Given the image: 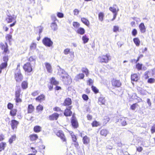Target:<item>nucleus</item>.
Segmentation results:
<instances>
[{"mask_svg": "<svg viewBox=\"0 0 155 155\" xmlns=\"http://www.w3.org/2000/svg\"><path fill=\"white\" fill-rule=\"evenodd\" d=\"M56 135L61 140L63 143L67 144V139L63 131L61 130H59L55 133Z\"/></svg>", "mask_w": 155, "mask_h": 155, "instance_id": "1", "label": "nucleus"}, {"mask_svg": "<svg viewBox=\"0 0 155 155\" xmlns=\"http://www.w3.org/2000/svg\"><path fill=\"white\" fill-rule=\"evenodd\" d=\"M16 16L14 15H7L6 18V21L8 23H9L13 22V23L10 25V27L14 26L16 22Z\"/></svg>", "mask_w": 155, "mask_h": 155, "instance_id": "2", "label": "nucleus"}, {"mask_svg": "<svg viewBox=\"0 0 155 155\" xmlns=\"http://www.w3.org/2000/svg\"><path fill=\"white\" fill-rule=\"evenodd\" d=\"M71 124L72 127L74 128H77L79 127V124L74 115H73L71 119Z\"/></svg>", "mask_w": 155, "mask_h": 155, "instance_id": "3", "label": "nucleus"}, {"mask_svg": "<svg viewBox=\"0 0 155 155\" xmlns=\"http://www.w3.org/2000/svg\"><path fill=\"white\" fill-rule=\"evenodd\" d=\"M21 91V90L20 89H19L16 91L15 92V100L16 104L18 103H21L22 101V99L20 98ZM17 105V104H16V105Z\"/></svg>", "mask_w": 155, "mask_h": 155, "instance_id": "4", "label": "nucleus"}, {"mask_svg": "<svg viewBox=\"0 0 155 155\" xmlns=\"http://www.w3.org/2000/svg\"><path fill=\"white\" fill-rule=\"evenodd\" d=\"M42 42L45 45L48 47L51 46L53 44L51 39L48 37L45 38L42 40Z\"/></svg>", "mask_w": 155, "mask_h": 155, "instance_id": "5", "label": "nucleus"}, {"mask_svg": "<svg viewBox=\"0 0 155 155\" xmlns=\"http://www.w3.org/2000/svg\"><path fill=\"white\" fill-rule=\"evenodd\" d=\"M109 56L107 54L106 55H103L99 57V59L100 62L101 63H107L109 60H110L109 58Z\"/></svg>", "mask_w": 155, "mask_h": 155, "instance_id": "6", "label": "nucleus"}, {"mask_svg": "<svg viewBox=\"0 0 155 155\" xmlns=\"http://www.w3.org/2000/svg\"><path fill=\"white\" fill-rule=\"evenodd\" d=\"M112 86L114 87H119L121 85V83L119 81L113 78L111 81Z\"/></svg>", "mask_w": 155, "mask_h": 155, "instance_id": "7", "label": "nucleus"}, {"mask_svg": "<svg viewBox=\"0 0 155 155\" xmlns=\"http://www.w3.org/2000/svg\"><path fill=\"white\" fill-rule=\"evenodd\" d=\"M59 114L57 113H54L49 115L48 119L50 121L56 120L59 118Z\"/></svg>", "mask_w": 155, "mask_h": 155, "instance_id": "8", "label": "nucleus"}, {"mask_svg": "<svg viewBox=\"0 0 155 155\" xmlns=\"http://www.w3.org/2000/svg\"><path fill=\"white\" fill-rule=\"evenodd\" d=\"M19 124L18 121L15 119L12 120L10 124L12 129L13 130L16 129Z\"/></svg>", "mask_w": 155, "mask_h": 155, "instance_id": "9", "label": "nucleus"}, {"mask_svg": "<svg viewBox=\"0 0 155 155\" xmlns=\"http://www.w3.org/2000/svg\"><path fill=\"white\" fill-rule=\"evenodd\" d=\"M72 107V106H71L66 108L64 110V114L66 117L71 116L72 114V112L71 109Z\"/></svg>", "mask_w": 155, "mask_h": 155, "instance_id": "10", "label": "nucleus"}, {"mask_svg": "<svg viewBox=\"0 0 155 155\" xmlns=\"http://www.w3.org/2000/svg\"><path fill=\"white\" fill-rule=\"evenodd\" d=\"M23 69L26 72H30L32 70L31 64L29 62L27 63L23 66Z\"/></svg>", "mask_w": 155, "mask_h": 155, "instance_id": "11", "label": "nucleus"}, {"mask_svg": "<svg viewBox=\"0 0 155 155\" xmlns=\"http://www.w3.org/2000/svg\"><path fill=\"white\" fill-rule=\"evenodd\" d=\"M60 69L58 70V74L61 76V78H68V75L67 73L63 69L61 68L59 66Z\"/></svg>", "mask_w": 155, "mask_h": 155, "instance_id": "12", "label": "nucleus"}, {"mask_svg": "<svg viewBox=\"0 0 155 155\" xmlns=\"http://www.w3.org/2000/svg\"><path fill=\"white\" fill-rule=\"evenodd\" d=\"M45 99V96L43 94H40L35 98V100L36 101L40 102L44 101Z\"/></svg>", "mask_w": 155, "mask_h": 155, "instance_id": "13", "label": "nucleus"}, {"mask_svg": "<svg viewBox=\"0 0 155 155\" xmlns=\"http://www.w3.org/2000/svg\"><path fill=\"white\" fill-rule=\"evenodd\" d=\"M72 103V101L71 99L67 97L65 98L63 102V105L64 106H69L71 105Z\"/></svg>", "mask_w": 155, "mask_h": 155, "instance_id": "14", "label": "nucleus"}, {"mask_svg": "<svg viewBox=\"0 0 155 155\" xmlns=\"http://www.w3.org/2000/svg\"><path fill=\"white\" fill-rule=\"evenodd\" d=\"M35 110L34 106L31 104H29L27 108V113L30 114L33 113Z\"/></svg>", "mask_w": 155, "mask_h": 155, "instance_id": "15", "label": "nucleus"}, {"mask_svg": "<svg viewBox=\"0 0 155 155\" xmlns=\"http://www.w3.org/2000/svg\"><path fill=\"white\" fill-rule=\"evenodd\" d=\"M82 141L84 144H87L90 142V138L87 135H85L82 138Z\"/></svg>", "mask_w": 155, "mask_h": 155, "instance_id": "16", "label": "nucleus"}, {"mask_svg": "<svg viewBox=\"0 0 155 155\" xmlns=\"http://www.w3.org/2000/svg\"><path fill=\"white\" fill-rule=\"evenodd\" d=\"M29 139L31 141H35L38 138V135L37 134H33L29 136Z\"/></svg>", "mask_w": 155, "mask_h": 155, "instance_id": "17", "label": "nucleus"}, {"mask_svg": "<svg viewBox=\"0 0 155 155\" xmlns=\"http://www.w3.org/2000/svg\"><path fill=\"white\" fill-rule=\"evenodd\" d=\"M17 138V136L15 134L12 135L9 138L8 140V142L10 144H12L13 142L15 141Z\"/></svg>", "mask_w": 155, "mask_h": 155, "instance_id": "18", "label": "nucleus"}, {"mask_svg": "<svg viewBox=\"0 0 155 155\" xmlns=\"http://www.w3.org/2000/svg\"><path fill=\"white\" fill-rule=\"evenodd\" d=\"M7 145L6 143L5 142H2L0 143V152L5 150Z\"/></svg>", "mask_w": 155, "mask_h": 155, "instance_id": "19", "label": "nucleus"}, {"mask_svg": "<svg viewBox=\"0 0 155 155\" xmlns=\"http://www.w3.org/2000/svg\"><path fill=\"white\" fill-rule=\"evenodd\" d=\"M45 64L48 72L49 73H51L52 70L51 64L47 62L45 63Z\"/></svg>", "mask_w": 155, "mask_h": 155, "instance_id": "20", "label": "nucleus"}, {"mask_svg": "<svg viewBox=\"0 0 155 155\" xmlns=\"http://www.w3.org/2000/svg\"><path fill=\"white\" fill-rule=\"evenodd\" d=\"M20 66V64H19L17 65V71H16L15 73V78H21L22 77V75L20 71L19 70H18V68Z\"/></svg>", "mask_w": 155, "mask_h": 155, "instance_id": "21", "label": "nucleus"}, {"mask_svg": "<svg viewBox=\"0 0 155 155\" xmlns=\"http://www.w3.org/2000/svg\"><path fill=\"white\" fill-rule=\"evenodd\" d=\"M108 133V131L106 129H102L100 132V134L104 137H106Z\"/></svg>", "mask_w": 155, "mask_h": 155, "instance_id": "22", "label": "nucleus"}, {"mask_svg": "<svg viewBox=\"0 0 155 155\" xmlns=\"http://www.w3.org/2000/svg\"><path fill=\"white\" fill-rule=\"evenodd\" d=\"M139 28L142 33H144L146 31V28L143 23H142L139 25Z\"/></svg>", "mask_w": 155, "mask_h": 155, "instance_id": "23", "label": "nucleus"}, {"mask_svg": "<svg viewBox=\"0 0 155 155\" xmlns=\"http://www.w3.org/2000/svg\"><path fill=\"white\" fill-rule=\"evenodd\" d=\"M41 127L38 125L35 126L33 128V130L35 133H39L41 131Z\"/></svg>", "mask_w": 155, "mask_h": 155, "instance_id": "24", "label": "nucleus"}, {"mask_svg": "<svg viewBox=\"0 0 155 155\" xmlns=\"http://www.w3.org/2000/svg\"><path fill=\"white\" fill-rule=\"evenodd\" d=\"M69 133L71 136L73 142H76L77 140V138L76 136L74 134L72 131H69Z\"/></svg>", "mask_w": 155, "mask_h": 155, "instance_id": "25", "label": "nucleus"}, {"mask_svg": "<svg viewBox=\"0 0 155 155\" xmlns=\"http://www.w3.org/2000/svg\"><path fill=\"white\" fill-rule=\"evenodd\" d=\"M50 81V83L53 85L56 86L59 84V82L56 80L55 78H51Z\"/></svg>", "mask_w": 155, "mask_h": 155, "instance_id": "26", "label": "nucleus"}, {"mask_svg": "<svg viewBox=\"0 0 155 155\" xmlns=\"http://www.w3.org/2000/svg\"><path fill=\"white\" fill-rule=\"evenodd\" d=\"M78 33L81 35H83L85 33V30L82 28H79L76 31Z\"/></svg>", "mask_w": 155, "mask_h": 155, "instance_id": "27", "label": "nucleus"}, {"mask_svg": "<svg viewBox=\"0 0 155 155\" xmlns=\"http://www.w3.org/2000/svg\"><path fill=\"white\" fill-rule=\"evenodd\" d=\"M17 112V109H13L10 110L9 113L10 115L11 116L14 117L16 115Z\"/></svg>", "mask_w": 155, "mask_h": 155, "instance_id": "28", "label": "nucleus"}, {"mask_svg": "<svg viewBox=\"0 0 155 155\" xmlns=\"http://www.w3.org/2000/svg\"><path fill=\"white\" fill-rule=\"evenodd\" d=\"M105 100L104 97H100L98 98V103L100 105H104L105 103Z\"/></svg>", "mask_w": 155, "mask_h": 155, "instance_id": "29", "label": "nucleus"}, {"mask_svg": "<svg viewBox=\"0 0 155 155\" xmlns=\"http://www.w3.org/2000/svg\"><path fill=\"white\" fill-rule=\"evenodd\" d=\"M51 27L54 31H56L58 29L57 25L55 22H53L51 24Z\"/></svg>", "mask_w": 155, "mask_h": 155, "instance_id": "30", "label": "nucleus"}, {"mask_svg": "<svg viewBox=\"0 0 155 155\" xmlns=\"http://www.w3.org/2000/svg\"><path fill=\"white\" fill-rule=\"evenodd\" d=\"M28 82L27 81H23L21 84L22 88L23 89H26L28 87Z\"/></svg>", "mask_w": 155, "mask_h": 155, "instance_id": "31", "label": "nucleus"}, {"mask_svg": "<svg viewBox=\"0 0 155 155\" xmlns=\"http://www.w3.org/2000/svg\"><path fill=\"white\" fill-rule=\"evenodd\" d=\"M82 22L85 25L87 26H88L90 24V22L86 18H81Z\"/></svg>", "mask_w": 155, "mask_h": 155, "instance_id": "32", "label": "nucleus"}, {"mask_svg": "<svg viewBox=\"0 0 155 155\" xmlns=\"http://www.w3.org/2000/svg\"><path fill=\"white\" fill-rule=\"evenodd\" d=\"M81 71L83 73H84L86 75V77H88L89 74V70L86 68H83L81 69Z\"/></svg>", "mask_w": 155, "mask_h": 155, "instance_id": "33", "label": "nucleus"}, {"mask_svg": "<svg viewBox=\"0 0 155 155\" xmlns=\"http://www.w3.org/2000/svg\"><path fill=\"white\" fill-rule=\"evenodd\" d=\"M91 124L93 127H97L98 126H100V125L99 123L96 120L93 121L91 123Z\"/></svg>", "mask_w": 155, "mask_h": 155, "instance_id": "34", "label": "nucleus"}, {"mask_svg": "<svg viewBox=\"0 0 155 155\" xmlns=\"http://www.w3.org/2000/svg\"><path fill=\"white\" fill-rule=\"evenodd\" d=\"M133 41L137 46H139L140 43V41L138 38H134Z\"/></svg>", "mask_w": 155, "mask_h": 155, "instance_id": "35", "label": "nucleus"}, {"mask_svg": "<svg viewBox=\"0 0 155 155\" xmlns=\"http://www.w3.org/2000/svg\"><path fill=\"white\" fill-rule=\"evenodd\" d=\"M29 61L31 63L33 64H35V58L34 56H31L29 59Z\"/></svg>", "mask_w": 155, "mask_h": 155, "instance_id": "36", "label": "nucleus"}, {"mask_svg": "<svg viewBox=\"0 0 155 155\" xmlns=\"http://www.w3.org/2000/svg\"><path fill=\"white\" fill-rule=\"evenodd\" d=\"M7 65V64L6 63H3L0 65V73L1 72L2 69L6 68Z\"/></svg>", "mask_w": 155, "mask_h": 155, "instance_id": "37", "label": "nucleus"}, {"mask_svg": "<svg viewBox=\"0 0 155 155\" xmlns=\"http://www.w3.org/2000/svg\"><path fill=\"white\" fill-rule=\"evenodd\" d=\"M36 109L38 112H39L43 110V107L41 105L39 104L36 107Z\"/></svg>", "mask_w": 155, "mask_h": 155, "instance_id": "38", "label": "nucleus"}, {"mask_svg": "<svg viewBox=\"0 0 155 155\" xmlns=\"http://www.w3.org/2000/svg\"><path fill=\"white\" fill-rule=\"evenodd\" d=\"M91 88L92 91L95 94H96L99 92L98 89L96 87L92 85Z\"/></svg>", "mask_w": 155, "mask_h": 155, "instance_id": "39", "label": "nucleus"}, {"mask_svg": "<svg viewBox=\"0 0 155 155\" xmlns=\"http://www.w3.org/2000/svg\"><path fill=\"white\" fill-rule=\"evenodd\" d=\"M82 39L84 44L87 43L89 39L87 37L86 35L83 36L82 37Z\"/></svg>", "mask_w": 155, "mask_h": 155, "instance_id": "40", "label": "nucleus"}, {"mask_svg": "<svg viewBox=\"0 0 155 155\" xmlns=\"http://www.w3.org/2000/svg\"><path fill=\"white\" fill-rule=\"evenodd\" d=\"M37 44L33 42L30 46V49L31 50H34L36 48Z\"/></svg>", "mask_w": 155, "mask_h": 155, "instance_id": "41", "label": "nucleus"}, {"mask_svg": "<svg viewBox=\"0 0 155 155\" xmlns=\"http://www.w3.org/2000/svg\"><path fill=\"white\" fill-rule=\"evenodd\" d=\"M73 25L75 28L78 29L79 27L80 24L77 22H74L73 23Z\"/></svg>", "mask_w": 155, "mask_h": 155, "instance_id": "42", "label": "nucleus"}, {"mask_svg": "<svg viewBox=\"0 0 155 155\" xmlns=\"http://www.w3.org/2000/svg\"><path fill=\"white\" fill-rule=\"evenodd\" d=\"M53 110L54 111L56 112H61L63 111L61 110V108L58 107H55L53 108Z\"/></svg>", "mask_w": 155, "mask_h": 155, "instance_id": "43", "label": "nucleus"}, {"mask_svg": "<svg viewBox=\"0 0 155 155\" xmlns=\"http://www.w3.org/2000/svg\"><path fill=\"white\" fill-rule=\"evenodd\" d=\"M104 17V15L102 12H100L98 15V18L99 20L101 21H102Z\"/></svg>", "mask_w": 155, "mask_h": 155, "instance_id": "44", "label": "nucleus"}, {"mask_svg": "<svg viewBox=\"0 0 155 155\" xmlns=\"http://www.w3.org/2000/svg\"><path fill=\"white\" fill-rule=\"evenodd\" d=\"M137 106L138 104L137 103L133 104L131 105L130 109L132 110H134Z\"/></svg>", "mask_w": 155, "mask_h": 155, "instance_id": "45", "label": "nucleus"}, {"mask_svg": "<svg viewBox=\"0 0 155 155\" xmlns=\"http://www.w3.org/2000/svg\"><path fill=\"white\" fill-rule=\"evenodd\" d=\"M109 9L114 14L117 13V10L115 8L110 7L109 8Z\"/></svg>", "mask_w": 155, "mask_h": 155, "instance_id": "46", "label": "nucleus"}, {"mask_svg": "<svg viewBox=\"0 0 155 155\" xmlns=\"http://www.w3.org/2000/svg\"><path fill=\"white\" fill-rule=\"evenodd\" d=\"M82 97L83 99L85 101H87L89 99V97L88 96L85 94H83L82 95Z\"/></svg>", "mask_w": 155, "mask_h": 155, "instance_id": "47", "label": "nucleus"}, {"mask_svg": "<svg viewBox=\"0 0 155 155\" xmlns=\"http://www.w3.org/2000/svg\"><path fill=\"white\" fill-rule=\"evenodd\" d=\"M13 105L11 103H9L7 105V108L8 109L10 110L13 109Z\"/></svg>", "mask_w": 155, "mask_h": 155, "instance_id": "48", "label": "nucleus"}, {"mask_svg": "<svg viewBox=\"0 0 155 155\" xmlns=\"http://www.w3.org/2000/svg\"><path fill=\"white\" fill-rule=\"evenodd\" d=\"M142 64L138 63L136 65V68L138 70H140L142 69Z\"/></svg>", "mask_w": 155, "mask_h": 155, "instance_id": "49", "label": "nucleus"}, {"mask_svg": "<svg viewBox=\"0 0 155 155\" xmlns=\"http://www.w3.org/2000/svg\"><path fill=\"white\" fill-rule=\"evenodd\" d=\"M151 132L152 134L155 133V124L151 126L150 129Z\"/></svg>", "mask_w": 155, "mask_h": 155, "instance_id": "50", "label": "nucleus"}, {"mask_svg": "<svg viewBox=\"0 0 155 155\" xmlns=\"http://www.w3.org/2000/svg\"><path fill=\"white\" fill-rule=\"evenodd\" d=\"M39 94V92L38 91H35L32 92L31 95L33 97H35L37 96Z\"/></svg>", "mask_w": 155, "mask_h": 155, "instance_id": "51", "label": "nucleus"}, {"mask_svg": "<svg viewBox=\"0 0 155 155\" xmlns=\"http://www.w3.org/2000/svg\"><path fill=\"white\" fill-rule=\"evenodd\" d=\"M94 83V81L92 79H90L87 82L88 84L89 85H93Z\"/></svg>", "mask_w": 155, "mask_h": 155, "instance_id": "52", "label": "nucleus"}, {"mask_svg": "<svg viewBox=\"0 0 155 155\" xmlns=\"http://www.w3.org/2000/svg\"><path fill=\"white\" fill-rule=\"evenodd\" d=\"M74 142V147H76L77 149H78L79 147V145L77 140L76 141V142Z\"/></svg>", "mask_w": 155, "mask_h": 155, "instance_id": "53", "label": "nucleus"}, {"mask_svg": "<svg viewBox=\"0 0 155 155\" xmlns=\"http://www.w3.org/2000/svg\"><path fill=\"white\" fill-rule=\"evenodd\" d=\"M132 33L133 36H135L137 34V30L135 29H134L132 32Z\"/></svg>", "mask_w": 155, "mask_h": 155, "instance_id": "54", "label": "nucleus"}, {"mask_svg": "<svg viewBox=\"0 0 155 155\" xmlns=\"http://www.w3.org/2000/svg\"><path fill=\"white\" fill-rule=\"evenodd\" d=\"M70 52V49L69 48H66L64 51V54L67 55Z\"/></svg>", "mask_w": 155, "mask_h": 155, "instance_id": "55", "label": "nucleus"}, {"mask_svg": "<svg viewBox=\"0 0 155 155\" xmlns=\"http://www.w3.org/2000/svg\"><path fill=\"white\" fill-rule=\"evenodd\" d=\"M53 85L52 84H48V87L49 89V90L50 91H51L53 89Z\"/></svg>", "mask_w": 155, "mask_h": 155, "instance_id": "56", "label": "nucleus"}, {"mask_svg": "<svg viewBox=\"0 0 155 155\" xmlns=\"http://www.w3.org/2000/svg\"><path fill=\"white\" fill-rule=\"evenodd\" d=\"M155 80L153 78H150L148 80V82L150 83H152L154 82Z\"/></svg>", "mask_w": 155, "mask_h": 155, "instance_id": "57", "label": "nucleus"}, {"mask_svg": "<svg viewBox=\"0 0 155 155\" xmlns=\"http://www.w3.org/2000/svg\"><path fill=\"white\" fill-rule=\"evenodd\" d=\"M110 120V118L109 117L106 116L104 118V120L105 123H107Z\"/></svg>", "mask_w": 155, "mask_h": 155, "instance_id": "58", "label": "nucleus"}, {"mask_svg": "<svg viewBox=\"0 0 155 155\" xmlns=\"http://www.w3.org/2000/svg\"><path fill=\"white\" fill-rule=\"evenodd\" d=\"M143 150V148L141 147H138L136 148L137 151L138 152H141Z\"/></svg>", "mask_w": 155, "mask_h": 155, "instance_id": "59", "label": "nucleus"}, {"mask_svg": "<svg viewBox=\"0 0 155 155\" xmlns=\"http://www.w3.org/2000/svg\"><path fill=\"white\" fill-rule=\"evenodd\" d=\"M57 15L58 17L60 18H62L64 17L63 14L61 12H58Z\"/></svg>", "mask_w": 155, "mask_h": 155, "instance_id": "60", "label": "nucleus"}, {"mask_svg": "<svg viewBox=\"0 0 155 155\" xmlns=\"http://www.w3.org/2000/svg\"><path fill=\"white\" fill-rule=\"evenodd\" d=\"M119 27L117 26H114V27L113 31L114 32H116L119 30Z\"/></svg>", "mask_w": 155, "mask_h": 155, "instance_id": "61", "label": "nucleus"}, {"mask_svg": "<svg viewBox=\"0 0 155 155\" xmlns=\"http://www.w3.org/2000/svg\"><path fill=\"white\" fill-rule=\"evenodd\" d=\"M79 11L77 9H75L74 10V15H78V14H79Z\"/></svg>", "mask_w": 155, "mask_h": 155, "instance_id": "62", "label": "nucleus"}, {"mask_svg": "<svg viewBox=\"0 0 155 155\" xmlns=\"http://www.w3.org/2000/svg\"><path fill=\"white\" fill-rule=\"evenodd\" d=\"M77 78H84V75L83 73H80L77 75Z\"/></svg>", "mask_w": 155, "mask_h": 155, "instance_id": "63", "label": "nucleus"}, {"mask_svg": "<svg viewBox=\"0 0 155 155\" xmlns=\"http://www.w3.org/2000/svg\"><path fill=\"white\" fill-rule=\"evenodd\" d=\"M87 119L88 120H91L92 119V116L90 114H87Z\"/></svg>", "mask_w": 155, "mask_h": 155, "instance_id": "64", "label": "nucleus"}]
</instances>
